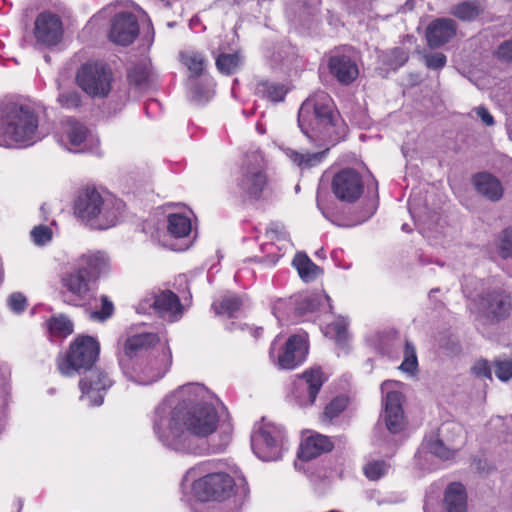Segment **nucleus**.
<instances>
[{
  "mask_svg": "<svg viewBox=\"0 0 512 512\" xmlns=\"http://www.w3.org/2000/svg\"><path fill=\"white\" fill-rule=\"evenodd\" d=\"M227 408L204 385L182 386L155 409L153 430L167 448L180 453L202 455L209 451L203 438L216 431L221 422L220 443L213 452L223 451L230 442L232 426Z\"/></svg>",
  "mask_w": 512,
  "mask_h": 512,
  "instance_id": "obj_1",
  "label": "nucleus"
},
{
  "mask_svg": "<svg viewBox=\"0 0 512 512\" xmlns=\"http://www.w3.org/2000/svg\"><path fill=\"white\" fill-rule=\"evenodd\" d=\"M302 133L317 146L334 145L345 134V126L330 95L317 91L309 96L298 111Z\"/></svg>",
  "mask_w": 512,
  "mask_h": 512,
  "instance_id": "obj_2",
  "label": "nucleus"
},
{
  "mask_svg": "<svg viewBox=\"0 0 512 512\" xmlns=\"http://www.w3.org/2000/svg\"><path fill=\"white\" fill-rule=\"evenodd\" d=\"M39 117L35 108L19 101L0 104V146L29 147L43 138L39 131Z\"/></svg>",
  "mask_w": 512,
  "mask_h": 512,
  "instance_id": "obj_3",
  "label": "nucleus"
},
{
  "mask_svg": "<svg viewBox=\"0 0 512 512\" xmlns=\"http://www.w3.org/2000/svg\"><path fill=\"white\" fill-rule=\"evenodd\" d=\"M122 210V202L101 194L94 187L79 191L75 198L74 215L86 226L95 230H105L117 224Z\"/></svg>",
  "mask_w": 512,
  "mask_h": 512,
  "instance_id": "obj_4",
  "label": "nucleus"
},
{
  "mask_svg": "<svg viewBox=\"0 0 512 512\" xmlns=\"http://www.w3.org/2000/svg\"><path fill=\"white\" fill-rule=\"evenodd\" d=\"M100 345L93 337L81 336L76 338L64 355L57 358V368L63 376L86 373L93 368L98 359Z\"/></svg>",
  "mask_w": 512,
  "mask_h": 512,
  "instance_id": "obj_5",
  "label": "nucleus"
},
{
  "mask_svg": "<svg viewBox=\"0 0 512 512\" xmlns=\"http://www.w3.org/2000/svg\"><path fill=\"white\" fill-rule=\"evenodd\" d=\"M200 468H190L183 477V483H192L195 497L200 501H210L225 500L232 495L235 482L229 474L216 472L196 479Z\"/></svg>",
  "mask_w": 512,
  "mask_h": 512,
  "instance_id": "obj_6",
  "label": "nucleus"
},
{
  "mask_svg": "<svg viewBox=\"0 0 512 512\" xmlns=\"http://www.w3.org/2000/svg\"><path fill=\"white\" fill-rule=\"evenodd\" d=\"M264 159L259 153L248 155L235 178L237 194L244 200H257L267 185Z\"/></svg>",
  "mask_w": 512,
  "mask_h": 512,
  "instance_id": "obj_7",
  "label": "nucleus"
},
{
  "mask_svg": "<svg viewBox=\"0 0 512 512\" xmlns=\"http://www.w3.org/2000/svg\"><path fill=\"white\" fill-rule=\"evenodd\" d=\"M285 444V431L280 425L271 422L255 424L251 434V447L255 455L263 461H276L282 457Z\"/></svg>",
  "mask_w": 512,
  "mask_h": 512,
  "instance_id": "obj_8",
  "label": "nucleus"
},
{
  "mask_svg": "<svg viewBox=\"0 0 512 512\" xmlns=\"http://www.w3.org/2000/svg\"><path fill=\"white\" fill-rule=\"evenodd\" d=\"M113 73L104 62H87L78 69L76 83L88 96L105 98L112 89Z\"/></svg>",
  "mask_w": 512,
  "mask_h": 512,
  "instance_id": "obj_9",
  "label": "nucleus"
},
{
  "mask_svg": "<svg viewBox=\"0 0 512 512\" xmlns=\"http://www.w3.org/2000/svg\"><path fill=\"white\" fill-rule=\"evenodd\" d=\"M172 364V353L164 346L161 351L153 352L130 366V380L141 385H149L161 379Z\"/></svg>",
  "mask_w": 512,
  "mask_h": 512,
  "instance_id": "obj_10",
  "label": "nucleus"
},
{
  "mask_svg": "<svg viewBox=\"0 0 512 512\" xmlns=\"http://www.w3.org/2000/svg\"><path fill=\"white\" fill-rule=\"evenodd\" d=\"M139 314L156 313L162 319L175 322L179 320L184 308L179 297L170 290H159L144 296L136 306Z\"/></svg>",
  "mask_w": 512,
  "mask_h": 512,
  "instance_id": "obj_11",
  "label": "nucleus"
},
{
  "mask_svg": "<svg viewBox=\"0 0 512 512\" xmlns=\"http://www.w3.org/2000/svg\"><path fill=\"white\" fill-rule=\"evenodd\" d=\"M399 385L396 381L387 380L381 385L384 411L377 423V429L383 423L392 434L401 432L404 428V413L402 409L403 395L395 389Z\"/></svg>",
  "mask_w": 512,
  "mask_h": 512,
  "instance_id": "obj_12",
  "label": "nucleus"
},
{
  "mask_svg": "<svg viewBox=\"0 0 512 512\" xmlns=\"http://www.w3.org/2000/svg\"><path fill=\"white\" fill-rule=\"evenodd\" d=\"M63 36L64 24L58 14L45 11L37 15L33 27V46L35 48L56 47L62 42Z\"/></svg>",
  "mask_w": 512,
  "mask_h": 512,
  "instance_id": "obj_13",
  "label": "nucleus"
},
{
  "mask_svg": "<svg viewBox=\"0 0 512 512\" xmlns=\"http://www.w3.org/2000/svg\"><path fill=\"white\" fill-rule=\"evenodd\" d=\"M91 277L86 274L84 268L76 266L67 271L61 278L62 297L65 303L79 306L91 296Z\"/></svg>",
  "mask_w": 512,
  "mask_h": 512,
  "instance_id": "obj_14",
  "label": "nucleus"
},
{
  "mask_svg": "<svg viewBox=\"0 0 512 512\" xmlns=\"http://www.w3.org/2000/svg\"><path fill=\"white\" fill-rule=\"evenodd\" d=\"M478 309L482 317L491 322L506 319L512 310V297L503 288H493L481 294L478 299Z\"/></svg>",
  "mask_w": 512,
  "mask_h": 512,
  "instance_id": "obj_15",
  "label": "nucleus"
},
{
  "mask_svg": "<svg viewBox=\"0 0 512 512\" xmlns=\"http://www.w3.org/2000/svg\"><path fill=\"white\" fill-rule=\"evenodd\" d=\"M331 188L337 199L353 203L363 194L364 183L361 174L357 170L344 168L333 176Z\"/></svg>",
  "mask_w": 512,
  "mask_h": 512,
  "instance_id": "obj_16",
  "label": "nucleus"
},
{
  "mask_svg": "<svg viewBox=\"0 0 512 512\" xmlns=\"http://www.w3.org/2000/svg\"><path fill=\"white\" fill-rule=\"evenodd\" d=\"M57 141L66 150L81 153L91 149L94 139L84 124L70 119L61 126Z\"/></svg>",
  "mask_w": 512,
  "mask_h": 512,
  "instance_id": "obj_17",
  "label": "nucleus"
},
{
  "mask_svg": "<svg viewBox=\"0 0 512 512\" xmlns=\"http://www.w3.org/2000/svg\"><path fill=\"white\" fill-rule=\"evenodd\" d=\"M325 381L320 367L306 370L294 382L293 396L296 402L302 407L312 405Z\"/></svg>",
  "mask_w": 512,
  "mask_h": 512,
  "instance_id": "obj_18",
  "label": "nucleus"
},
{
  "mask_svg": "<svg viewBox=\"0 0 512 512\" xmlns=\"http://www.w3.org/2000/svg\"><path fill=\"white\" fill-rule=\"evenodd\" d=\"M159 340L154 333H140L128 337L119 353V365L125 375H130V366L141 360L147 349Z\"/></svg>",
  "mask_w": 512,
  "mask_h": 512,
  "instance_id": "obj_19",
  "label": "nucleus"
},
{
  "mask_svg": "<svg viewBox=\"0 0 512 512\" xmlns=\"http://www.w3.org/2000/svg\"><path fill=\"white\" fill-rule=\"evenodd\" d=\"M79 382L82 392L81 400L87 401L89 406H100L103 403L102 392L111 387L112 380L107 373L100 369H90Z\"/></svg>",
  "mask_w": 512,
  "mask_h": 512,
  "instance_id": "obj_20",
  "label": "nucleus"
},
{
  "mask_svg": "<svg viewBox=\"0 0 512 512\" xmlns=\"http://www.w3.org/2000/svg\"><path fill=\"white\" fill-rule=\"evenodd\" d=\"M139 33L136 17L129 12H120L114 16L109 33L110 40L118 45L131 44Z\"/></svg>",
  "mask_w": 512,
  "mask_h": 512,
  "instance_id": "obj_21",
  "label": "nucleus"
},
{
  "mask_svg": "<svg viewBox=\"0 0 512 512\" xmlns=\"http://www.w3.org/2000/svg\"><path fill=\"white\" fill-rule=\"evenodd\" d=\"M328 67L331 75L343 85L352 83L359 75L355 60L344 52L335 51L329 57Z\"/></svg>",
  "mask_w": 512,
  "mask_h": 512,
  "instance_id": "obj_22",
  "label": "nucleus"
},
{
  "mask_svg": "<svg viewBox=\"0 0 512 512\" xmlns=\"http://www.w3.org/2000/svg\"><path fill=\"white\" fill-rule=\"evenodd\" d=\"M306 354L305 337L292 335L286 343L284 352L278 357V366L281 369H294L304 361Z\"/></svg>",
  "mask_w": 512,
  "mask_h": 512,
  "instance_id": "obj_23",
  "label": "nucleus"
},
{
  "mask_svg": "<svg viewBox=\"0 0 512 512\" xmlns=\"http://www.w3.org/2000/svg\"><path fill=\"white\" fill-rule=\"evenodd\" d=\"M456 34V24L452 19L438 18L432 21L426 29L428 46L437 48L449 42Z\"/></svg>",
  "mask_w": 512,
  "mask_h": 512,
  "instance_id": "obj_24",
  "label": "nucleus"
},
{
  "mask_svg": "<svg viewBox=\"0 0 512 512\" xmlns=\"http://www.w3.org/2000/svg\"><path fill=\"white\" fill-rule=\"evenodd\" d=\"M332 449L333 443L329 437L315 434L307 437L302 442L298 451V457L301 460L309 461Z\"/></svg>",
  "mask_w": 512,
  "mask_h": 512,
  "instance_id": "obj_25",
  "label": "nucleus"
},
{
  "mask_svg": "<svg viewBox=\"0 0 512 512\" xmlns=\"http://www.w3.org/2000/svg\"><path fill=\"white\" fill-rule=\"evenodd\" d=\"M474 186L479 194L490 201L497 202L503 197L504 188L500 180L490 173H479L473 178Z\"/></svg>",
  "mask_w": 512,
  "mask_h": 512,
  "instance_id": "obj_26",
  "label": "nucleus"
},
{
  "mask_svg": "<svg viewBox=\"0 0 512 512\" xmlns=\"http://www.w3.org/2000/svg\"><path fill=\"white\" fill-rule=\"evenodd\" d=\"M444 507L446 512H466L467 494L465 487L458 482L448 485L444 495Z\"/></svg>",
  "mask_w": 512,
  "mask_h": 512,
  "instance_id": "obj_27",
  "label": "nucleus"
},
{
  "mask_svg": "<svg viewBox=\"0 0 512 512\" xmlns=\"http://www.w3.org/2000/svg\"><path fill=\"white\" fill-rule=\"evenodd\" d=\"M76 267L84 268L86 274L93 281L100 273L107 269L108 258L101 252L83 254L79 257Z\"/></svg>",
  "mask_w": 512,
  "mask_h": 512,
  "instance_id": "obj_28",
  "label": "nucleus"
},
{
  "mask_svg": "<svg viewBox=\"0 0 512 512\" xmlns=\"http://www.w3.org/2000/svg\"><path fill=\"white\" fill-rule=\"evenodd\" d=\"M486 9L482 0H466L455 4L450 13L461 21L472 22Z\"/></svg>",
  "mask_w": 512,
  "mask_h": 512,
  "instance_id": "obj_29",
  "label": "nucleus"
},
{
  "mask_svg": "<svg viewBox=\"0 0 512 512\" xmlns=\"http://www.w3.org/2000/svg\"><path fill=\"white\" fill-rule=\"evenodd\" d=\"M299 277L306 283L314 281L322 274V269L317 266L305 253H297L292 261Z\"/></svg>",
  "mask_w": 512,
  "mask_h": 512,
  "instance_id": "obj_30",
  "label": "nucleus"
},
{
  "mask_svg": "<svg viewBox=\"0 0 512 512\" xmlns=\"http://www.w3.org/2000/svg\"><path fill=\"white\" fill-rule=\"evenodd\" d=\"M287 92L288 88L282 83L260 81L256 85L257 95L266 98L271 102L283 101Z\"/></svg>",
  "mask_w": 512,
  "mask_h": 512,
  "instance_id": "obj_31",
  "label": "nucleus"
},
{
  "mask_svg": "<svg viewBox=\"0 0 512 512\" xmlns=\"http://www.w3.org/2000/svg\"><path fill=\"white\" fill-rule=\"evenodd\" d=\"M167 230L175 238L187 237L192 229L191 219L182 213L168 215Z\"/></svg>",
  "mask_w": 512,
  "mask_h": 512,
  "instance_id": "obj_32",
  "label": "nucleus"
},
{
  "mask_svg": "<svg viewBox=\"0 0 512 512\" xmlns=\"http://www.w3.org/2000/svg\"><path fill=\"white\" fill-rule=\"evenodd\" d=\"M322 301L329 302V296L326 294H311L299 297L294 301L295 313L302 316L309 312H313L319 308Z\"/></svg>",
  "mask_w": 512,
  "mask_h": 512,
  "instance_id": "obj_33",
  "label": "nucleus"
},
{
  "mask_svg": "<svg viewBox=\"0 0 512 512\" xmlns=\"http://www.w3.org/2000/svg\"><path fill=\"white\" fill-rule=\"evenodd\" d=\"M243 305V300L237 295H225L219 301L212 304V308L218 315L232 317Z\"/></svg>",
  "mask_w": 512,
  "mask_h": 512,
  "instance_id": "obj_34",
  "label": "nucleus"
},
{
  "mask_svg": "<svg viewBox=\"0 0 512 512\" xmlns=\"http://www.w3.org/2000/svg\"><path fill=\"white\" fill-rule=\"evenodd\" d=\"M287 157L301 169L318 165L325 156V151L317 153H299L293 149L286 150Z\"/></svg>",
  "mask_w": 512,
  "mask_h": 512,
  "instance_id": "obj_35",
  "label": "nucleus"
},
{
  "mask_svg": "<svg viewBox=\"0 0 512 512\" xmlns=\"http://www.w3.org/2000/svg\"><path fill=\"white\" fill-rule=\"evenodd\" d=\"M243 63V57L238 53H222L216 58V67L220 73L231 75L236 73Z\"/></svg>",
  "mask_w": 512,
  "mask_h": 512,
  "instance_id": "obj_36",
  "label": "nucleus"
},
{
  "mask_svg": "<svg viewBox=\"0 0 512 512\" xmlns=\"http://www.w3.org/2000/svg\"><path fill=\"white\" fill-rule=\"evenodd\" d=\"M47 327L52 336L65 338L73 332V323L65 315H58L47 321Z\"/></svg>",
  "mask_w": 512,
  "mask_h": 512,
  "instance_id": "obj_37",
  "label": "nucleus"
},
{
  "mask_svg": "<svg viewBox=\"0 0 512 512\" xmlns=\"http://www.w3.org/2000/svg\"><path fill=\"white\" fill-rule=\"evenodd\" d=\"M381 57L385 65L393 70H397L408 61L409 54L405 49L395 47L391 50L383 52Z\"/></svg>",
  "mask_w": 512,
  "mask_h": 512,
  "instance_id": "obj_38",
  "label": "nucleus"
},
{
  "mask_svg": "<svg viewBox=\"0 0 512 512\" xmlns=\"http://www.w3.org/2000/svg\"><path fill=\"white\" fill-rule=\"evenodd\" d=\"M181 60L194 76L200 75L206 65V61L203 55L196 51H187L181 53Z\"/></svg>",
  "mask_w": 512,
  "mask_h": 512,
  "instance_id": "obj_39",
  "label": "nucleus"
},
{
  "mask_svg": "<svg viewBox=\"0 0 512 512\" xmlns=\"http://www.w3.org/2000/svg\"><path fill=\"white\" fill-rule=\"evenodd\" d=\"M348 322L345 318H339L325 328V335L334 339L337 344L343 345L348 338Z\"/></svg>",
  "mask_w": 512,
  "mask_h": 512,
  "instance_id": "obj_40",
  "label": "nucleus"
},
{
  "mask_svg": "<svg viewBox=\"0 0 512 512\" xmlns=\"http://www.w3.org/2000/svg\"><path fill=\"white\" fill-rule=\"evenodd\" d=\"M498 255L505 260H512V226L504 229L496 242Z\"/></svg>",
  "mask_w": 512,
  "mask_h": 512,
  "instance_id": "obj_41",
  "label": "nucleus"
},
{
  "mask_svg": "<svg viewBox=\"0 0 512 512\" xmlns=\"http://www.w3.org/2000/svg\"><path fill=\"white\" fill-rule=\"evenodd\" d=\"M348 399L345 396H338L325 406L322 420L330 423L337 418L347 407Z\"/></svg>",
  "mask_w": 512,
  "mask_h": 512,
  "instance_id": "obj_42",
  "label": "nucleus"
},
{
  "mask_svg": "<svg viewBox=\"0 0 512 512\" xmlns=\"http://www.w3.org/2000/svg\"><path fill=\"white\" fill-rule=\"evenodd\" d=\"M428 451L442 460H449L453 458L457 448L455 446L448 447L442 440L434 439L427 442Z\"/></svg>",
  "mask_w": 512,
  "mask_h": 512,
  "instance_id": "obj_43",
  "label": "nucleus"
},
{
  "mask_svg": "<svg viewBox=\"0 0 512 512\" xmlns=\"http://www.w3.org/2000/svg\"><path fill=\"white\" fill-rule=\"evenodd\" d=\"M389 469L390 465L384 460L369 462L363 468L365 476L373 481H376L386 475Z\"/></svg>",
  "mask_w": 512,
  "mask_h": 512,
  "instance_id": "obj_44",
  "label": "nucleus"
},
{
  "mask_svg": "<svg viewBox=\"0 0 512 512\" xmlns=\"http://www.w3.org/2000/svg\"><path fill=\"white\" fill-rule=\"evenodd\" d=\"M418 368V360L414 345L406 341L404 347V360L400 365V369L404 372L413 374Z\"/></svg>",
  "mask_w": 512,
  "mask_h": 512,
  "instance_id": "obj_45",
  "label": "nucleus"
},
{
  "mask_svg": "<svg viewBox=\"0 0 512 512\" xmlns=\"http://www.w3.org/2000/svg\"><path fill=\"white\" fill-rule=\"evenodd\" d=\"M149 74L150 73L146 65H136L129 69L128 80L136 87L143 88L147 84Z\"/></svg>",
  "mask_w": 512,
  "mask_h": 512,
  "instance_id": "obj_46",
  "label": "nucleus"
},
{
  "mask_svg": "<svg viewBox=\"0 0 512 512\" xmlns=\"http://www.w3.org/2000/svg\"><path fill=\"white\" fill-rule=\"evenodd\" d=\"M52 235V230L46 225L35 226L30 232L31 239L37 246L49 243L52 240Z\"/></svg>",
  "mask_w": 512,
  "mask_h": 512,
  "instance_id": "obj_47",
  "label": "nucleus"
},
{
  "mask_svg": "<svg viewBox=\"0 0 512 512\" xmlns=\"http://www.w3.org/2000/svg\"><path fill=\"white\" fill-rule=\"evenodd\" d=\"M58 102L66 109H75L81 105V96L75 90L63 91L58 96Z\"/></svg>",
  "mask_w": 512,
  "mask_h": 512,
  "instance_id": "obj_48",
  "label": "nucleus"
},
{
  "mask_svg": "<svg viewBox=\"0 0 512 512\" xmlns=\"http://www.w3.org/2000/svg\"><path fill=\"white\" fill-rule=\"evenodd\" d=\"M495 375L501 381H507L512 377V358L495 360Z\"/></svg>",
  "mask_w": 512,
  "mask_h": 512,
  "instance_id": "obj_49",
  "label": "nucleus"
},
{
  "mask_svg": "<svg viewBox=\"0 0 512 512\" xmlns=\"http://www.w3.org/2000/svg\"><path fill=\"white\" fill-rule=\"evenodd\" d=\"M423 60L427 68L433 70L442 69L447 62L446 56L441 52H431L423 55Z\"/></svg>",
  "mask_w": 512,
  "mask_h": 512,
  "instance_id": "obj_50",
  "label": "nucleus"
},
{
  "mask_svg": "<svg viewBox=\"0 0 512 512\" xmlns=\"http://www.w3.org/2000/svg\"><path fill=\"white\" fill-rule=\"evenodd\" d=\"M102 308L100 311H93L90 317L95 320L104 321L112 316L114 312V305L105 295L101 296Z\"/></svg>",
  "mask_w": 512,
  "mask_h": 512,
  "instance_id": "obj_51",
  "label": "nucleus"
},
{
  "mask_svg": "<svg viewBox=\"0 0 512 512\" xmlns=\"http://www.w3.org/2000/svg\"><path fill=\"white\" fill-rule=\"evenodd\" d=\"M472 373L479 378H492V370L487 360H477L471 368Z\"/></svg>",
  "mask_w": 512,
  "mask_h": 512,
  "instance_id": "obj_52",
  "label": "nucleus"
},
{
  "mask_svg": "<svg viewBox=\"0 0 512 512\" xmlns=\"http://www.w3.org/2000/svg\"><path fill=\"white\" fill-rule=\"evenodd\" d=\"M26 304H27L26 297L19 292H15V293L11 294L10 297L8 298L9 308L16 313L23 312L26 308Z\"/></svg>",
  "mask_w": 512,
  "mask_h": 512,
  "instance_id": "obj_53",
  "label": "nucleus"
},
{
  "mask_svg": "<svg viewBox=\"0 0 512 512\" xmlns=\"http://www.w3.org/2000/svg\"><path fill=\"white\" fill-rule=\"evenodd\" d=\"M495 56L504 62H512V39L502 42L495 51Z\"/></svg>",
  "mask_w": 512,
  "mask_h": 512,
  "instance_id": "obj_54",
  "label": "nucleus"
},
{
  "mask_svg": "<svg viewBox=\"0 0 512 512\" xmlns=\"http://www.w3.org/2000/svg\"><path fill=\"white\" fill-rule=\"evenodd\" d=\"M266 236L270 240H279L286 237V232L284 231V227L282 225L272 223L266 229Z\"/></svg>",
  "mask_w": 512,
  "mask_h": 512,
  "instance_id": "obj_55",
  "label": "nucleus"
},
{
  "mask_svg": "<svg viewBox=\"0 0 512 512\" xmlns=\"http://www.w3.org/2000/svg\"><path fill=\"white\" fill-rule=\"evenodd\" d=\"M476 115L481 119V121L486 126H493L495 121L494 117L491 115V113L488 111V109L484 106H478L475 108Z\"/></svg>",
  "mask_w": 512,
  "mask_h": 512,
  "instance_id": "obj_56",
  "label": "nucleus"
},
{
  "mask_svg": "<svg viewBox=\"0 0 512 512\" xmlns=\"http://www.w3.org/2000/svg\"><path fill=\"white\" fill-rule=\"evenodd\" d=\"M287 304V301L281 299L274 303L272 311L278 320H281L283 318V310L286 308Z\"/></svg>",
  "mask_w": 512,
  "mask_h": 512,
  "instance_id": "obj_57",
  "label": "nucleus"
},
{
  "mask_svg": "<svg viewBox=\"0 0 512 512\" xmlns=\"http://www.w3.org/2000/svg\"><path fill=\"white\" fill-rule=\"evenodd\" d=\"M326 195H323V193H321L320 191L317 192V197H316V203H317V207L318 209L321 211V213L323 214L324 217L328 218V215H327V208H326V205H325V201H324V197Z\"/></svg>",
  "mask_w": 512,
  "mask_h": 512,
  "instance_id": "obj_58",
  "label": "nucleus"
},
{
  "mask_svg": "<svg viewBox=\"0 0 512 512\" xmlns=\"http://www.w3.org/2000/svg\"><path fill=\"white\" fill-rule=\"evenodd\" d=\"M412 0H409L405 3L403 9L406 11V10H411L413 7H412V4H411Z\"/></svg>",
  "mask_w": 512,
  "mask_h": 512,
  "instance_id": "obj_59",
  "label": "nucleus"
},
{
  "mask_svg": "<svg viewBox=\"0 0 512 512\" xmlns=\"http://www.w3.org/2000/svg\"><path fill=\"white\" fill-rule=\"evenodd\" d=\"M192 97L194 100L200 101V98L198 97V91L196 88L192 90Z\"/></svg>",
  "mask_w": 512,
  "mask_h": 512,
  "instance_id": "obj_60",
  "label": "nucleus"
},
{
  "mask_svg": "<svg viewBox=\"0 0 512 512\" xmlns=\"http://www.w3.org/2000/svg\"><path fill=\"white\" fill-rule=\"evenodd\" d=\"M401 229L407 233L411 232V228L408 224H403Z\"/></svg>",
  "mask_w": 512,
  "mask_h": 512,
  "instance_id": "obj_61",
  "label": "nucleus"
},
{
  "mask_svg": "<svg viewBox=\"0 0 512 512\" xmlns=\"http://www.w3.org/2000/svg\"><path fill=\"white\" fill-rule=\"evenodd\" d=\"M439 290L438 289H432L429 293V296L430 297H433V296H436V292H438Z\"/></svg>",
  "mask_w": 512,
  "mask_h": 512,
  "instance_id": "obj_62",
  "label": "nucleus"
},
{
  "mask_svg": "<svg viewBox=\"0 0 512 512\" xmlns=\"http://www.w3.org/2000/svg\"><path fill=\"white\" fill-rule=\"evenodd\" d=\"M439 290L438 289H432L429 293V296L430 297H433V296H436V292H438Z\"/></svg>",
  "mask_w": 512,
  "mask_h": 512,
  "instance_id": "obj_63",
  "label": "nucleus"
},
{
  "mask_svg": "<svg viewBox=\"0 0 512 512\" xmlns=\"http://www.w3.org/2000/svg\"><path fill=\"white\" fill-rule=\"evenodd\" d=\"M148 27L152 29V23H151L150 19H148Z\"/></svg>",
  "mask_w": 512,
  "mask_h": 512,
  "instance_id": "obj_64",
  "label": "nucleus"
}]
</instances>
